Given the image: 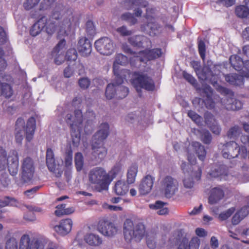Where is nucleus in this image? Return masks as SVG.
Segmentation results:
<instances>
[{"label": "nucleus", "mask_w": 249, "mask_h": 249, "mask_svg": "<svg viewBox=\"0 0 249 249\" xmlns=\"http://www.w3.org/2000/svg\"><path fill=\"white\" fill-rule=\"evenodd\" d=\"M98 231L105 236L113 237L118 231L117 228L111 222L107 220H100L98 226Z\"/></svg>", "instance_id": "2eb2a0df"}, {"label": "nucleus", "mask_w": 249, "mask_h": 249, "mask_svg": "<svg viewBox=\"0 0 249 249\" xmlns=\"http://www.w3.org/2000/svg\"><path fill=\"white\" fill-rule=\"evenodd\" d=\"M37 18L38 20L33 24L30 30V35L33 36H36L39 34L45 27L44 14H39Z\"/></svg>", "instance_id": "5701e85b"}, {"label": "nucleus", "mask_w": 249, "mask_h": 249, "mask_svg": "<svg viewBox=\"0 0 249 249\" xmlns=\"http://www.w3.org/2000/svg\"><path fill=\"white\" fill-rule=\"evenodd\" d=\"M193 145L195 147L196 152L198 159L201 161H204L206 155V150L204 146L198 142H194Z\"/></svg>", "instance_id": "ea45409f"}, {"label": "nucleus", "mask_w": 249, "mask_h": 249, "mask_svg": "<svg viewBox=\"0 0 249 249\" xmlns=\"http://www.w3.org/2000/svg\"><path fill=\"white\" fill-rule=\"evenodd\" d=\"M5 249H18V243L13 237L9 238L6 242Z\"/></svg>", "instance_id": "603ef678"}, {"label": "nucleus", "mask_w": 249, "mask_h": 249, "mask_svg": "<svg viewBox=\"0 0 249 249\" xmlns=\"http://www.w3.org/2000/svg\"><path fill=\"white\" fill-rule=\"evenodd\" d=\"M97 51L101 54L109 55L113 52V41L107 37H104L96 40L94 43Z\"/></svg>", "instance_id": "4468645a"}, {"label": "nucleus", "mask_w": 249, "mask_h": 249, "mask_svg": "<svg viewBox=\"0 0 249 249\" xmlns=\"http://www.w3.org/2000/svg\"><path fill=\"white\" fill-rule=\"evenodd\" d=\"M138 172V167L136 165H132L128 169L127 174V181L128 184H132L135 181Z\"/></svg>", "instance_id": "a19ab883"}, {"label": "nucleus", "mask_w": 249, "mask_h": 249, "mask_svg": "<svg viewBox=\"0 0 249 249\" xmlns=\"http://www.w3.org/2000/svg\"><path fill=\"white\" fill-rule=\"evenodd\" d=\"M125 3L129 5L127 9H131L135 6L141 7H146L148 5V2L145 0H128L125 2Z\"/></svg>", "instance_id": "79ce46f5"}, {"label": "nucleus", "mask_w": 249, "mask_h": 249, "mask_svg": "<svg viewBox=\"0 0 249 249\" xmlns=\"http://www.w3.org/2000/svg\"><path fill=\"white\" fill-rule=\"evenodd\" d=\"M21 178L24 182L31 181L35 173V164L33 160L29 157L23 159L21 162Z\"/></svg>", "instance_id": "f8f14e48"}, {"label": "nucleus", "mask_w": 249, "mask_h": 249, "mask_svg": "<svg viewBox=\"0 0 249 249\" xmlns=\"http://www.w3.org/2000/svg\"><path fill=\"white\" fill-rule=\"evenodd\" d=\"M237 213L244 219L249 213V206L247 205L243 206L237 211Z\"/></svg>", "instance_id": "774afa93"}, {"label": "nucleus", "mask_w": 249, "mask_h": 249, "mask_svg": "<svg viewBox=\"0 0 249 249\" xmlns=\"http://www.w3.org/2000/svg\"><path fill=\"white\" fill-rule=\"evenodd\" d=\"M89 181L94 184H98L102 190L107 189L111 181L109 175L102 167H96L91 169L89 173Z\"/></svg>", "instance_id": "1a4fd4ad"}, {"label": "nucleus", "mask_w": 249, "mask_h": 249, "mask_svg": "<svg viewBox=\"0 0 249 249\" xmlns=\"http://www.w3.org/2000/svg\"><path fill=\"white\" fill-rule=\"evenodd\" d=\"M129 62L131 67L136 68H140L142 63L145 64L143 57L142 54L139 53V52L130 58Z\"/></svg>", "instance_id": "473e14b6"}, {"label": "nucleus", "mask_w": 249, "mask_h": 249, "mask_svg": "<svg viewBox=\"0 0 249 249\" xmlns=\"http://www.w3.org/2000/svg\"><path fill=\"white\" fill-rule=\"evenodd\" d=\"M36 128V119L34 117H31L28 119L25 127L26 140L27 142H30L33 139Z\"/></svg>", "instance_id": "393cba45"}, {"label": "nucleus", "mask_w": 249, "mask_h": 249, "mask_svg": "<svg viewBox=\"0 0 249 249\" xmlns=\"http://www.w3.org/2000/svg\"><path fill=\"white\" fill-rule=\"evenodd\" d=\"M85 242L91 246H99L102 243V238L93 233L87 234L84 237Z\"/></svg>", "instance_id": "7c9ffc66"}, {"label": "nucleus", "mask_w": 249, "mask_h": 249, "mask_svg": "<svg viewBox=\"0 0 249 249\" xmlns=\"http://www.w3.org/2000/svg\"><path fill=\"white\" fill-rule=\"evenodd\" d=\"M128 57L122 54L118 53L116 55L113 64V72L116 78V83H123L124 81L128 80L131 76L132 72L129 70L120 69L119 65L125 66L129 63Z\"/></svg>", "instance_id": "0eeeda50"}, {"label": "nucleus", "mask_w": 249, "mask_h": 249, "mask_svg": "<svg viewBox=\"0 0 249 249\" xmlns=\"http://www.w3.org/2000/svg\"><path fill=\"white\" fill-rule=\"evenodd\" d=\"M229 175L226 166L221 165L217 166L214 170L208 173L209 178H219L220 180H227Z\"/></svg>", "instance_id": "b1692460"}, {"label": "nucleus", "mask_w": 249, "mask_h": 249, "mask_svg": "<svg viewBox=\"0 0 249 249\" xmlns=\"http://www.w3.org/2000/svg\"><path fill=\"white\" fill-rule=\"evenodd\" d=\"M109 126L107 123L101 124L99 129L92 138L90 160L95 164L100 163L107 154V149L104 146V141L109 134Z\"/></svg>", "instance_id": "f03ea898"}, {"label": "nucleus", "mask_w": 249, "mask_h": 249, "mask_svg": "<svg viewBox=\"0 0 249 249\" xmlns=\"http://www.w3.org/2000/svg\"><path fill=\"white\" fill-rule=\"evenodd\" d=\"M160 28V25L155 21H149L141 25V31L151 36L158 34Z\"/></svg>", "instance_id": "a211bd4d"}, {"label": "nucleus", "mask_w": 249, "mask_h": 249, "mask_svg": "<svg viewBox=\"0 0 249 249\" xmlns=\"http://www.w3.org/2000/svg\"><path fill=\"white\" fill-rule=\"evenodd\" d=\"M200 243V239L197 237H193L187 244V249H198Z\"/></svg>", "instance_id": "5fc2aeb1"}, {"label": "nucleus", "mask_w": 249, "mask_h": 249, "mask_svg": "<svg viewBox=\"0 0 249 249\" xmlns=\"http://www.w3.org/2000/svg\"><path fill=\"white\" fill-rule=\"evenodd\" d=\"M121 166L119 164H116L113 166L111 170L107 174L109 175L110 178L112 179L121 172Z\"/></svg>", "instance_id": "052dcab7"}, {"label": "nucleus", "mask_w": 249, "mask_h": 249, "mask_svg": "<svg viewBox=\"0 0 249 249\" xmlns=\"http://www.w3.org/2000/svg\"><path fill=\"white\" fill-rule=\"evenodd\" d=\"M6 165L8 166L9 173L14 176L17 174L18 171V154L15 149L9 151Z\"/></svg>", "instance_id": "dca6fc26"}, {"label": "nucleus", "mask_w": 249, "mask_h": 249, "mask_svg": "<svg viewBox=\"0 0 249 249\" xmlns=\"http://www.w3.org/2000/svg\"><path fill=\"white\" fill-rule=\"evenodd\" d=\"M66 204H61L56 207V210L54 211V214L57 216L60 217L63 215H68L74 212L73 207L66 208Z\"/></svg>", "instance_id": "2f4dec72"}, {"label": "nucleus", "mask_w": 249, "mask_h": 249, "mask_svg": "<svg viewBox=\"0 0 249 249\" xmlns=\"http://www.w3.org/2000/svg\"><path fill=\"white\" fill-rule=\"evenodd\" d=\"M72 161V151L70 148L65 153L64 163L66 167H68L71 165Z\"/></svg>", "instance_id": "6e6d98bb"}, {"label": "nucleus", "mask_w": 249, "mask_h": 249, "mask_svg": "<svg viewBox=\"0 0 249 249\" xmlns=\"http://www.w3.org/2000/svg\"><path fill=\"white\" fill-rule=\"evenodd\" d=\"M191 66L194 69L198 78L201 79H206L207 76L202 70L201 69L200 63L197 61H192L191 62Z\"/></svg>", "instance_id": "58836bf2"}, {"label": "nucleus", "mask_w": 249, "mask_h": 249, "mask_svg": "<svg viewBox=\"0 0 249 249\" xmlns=\"http://www.w3.org/2000/svg\"><path fill=\"white\" fill-rule=\"evenodd\" d=\"M243 74L232 73L225 76L226 81L231 85L235 86H241L244 84Z\"/></svg>", "instance_id": "bb28decb"}, {"label": "nucleus", "mask_w": 249, "mask_h": 249, "mask_svg": "<svg viewBox=\"0 0 249 249\" xmlns=\"http://www.w3.org/2000/svg\"><path fill=\"white\" fill-rule=\"evenodd\" d=\"M198 51L201 58L205 61L206 57V45L204 41L201 39L198 41Z\"/></svg>", "instance_id": "09e8293b"}, {"label": "nucleus", "mask_w": 249, "mask_h": 249, "mask_svg": "<svg viewBox=\"0 0 249 249\" xmlns=\"http://www.w3.org/2000/svg\"><path fill=\"white\" fill-rule=\"evenodd\" d=\"M77 49L81 56H88L91 52V44L87 38L82 37L78 40Z\"/></svg>", "instance_id": "4be33fe9"}, {"label": "nucleus", "mask_w": 249, "mask_h": 249, "mask_svg": "<svg viewBox=\"0 0 249 249\" xmlns=\"http://www.w3.org/2000/svg\"><path fill=\"white\" fill-rule=\"evenodd\" d=\"M56 0H43L41 2L38 9V14H42L41 12L50 10L54 5H55L54 9L56 5L59 4V3H55ZM45 15V13H43Z\"/></svg>", "instance_id": "e433bc0d"}, {"label": "nucleus", "mask_w": 249, "mask_h": 249, "mask_svg": "<svg viewBox=\"0 0 249 249\" xmlns=\"http://www.w3.org/2000/svg\"><path fill=\"white\" fill-rule=\"evenodd\" d=\"M178 181L172 177L167 176L161 181L160 189L164 196L170 198L178 191Z\"/></svg>", "instance_id": "9b49d317"}, {"label": "nucleus", "mask_w": 249, "mask_h": 249, "mask_svg": "<svg viewBox=\"0 0 249 249\" xmlns=\"http://www.w3.org/2000/svg\"><path fill=\"white\" fill-rule=\"evenodd\" d=\"M86 25L87 33L90 35H93L95 33V28L93 22L88 20Z\"/></svg>", "instance_id": "69168bd1"}, {"label": "nucleus", "mask_w": 249, "mask_h": 249, "mask_svg": "<svg viewBox=\"0 0 249 249\" xmlns=\"http://www.w3.org/2000/svg\"><path fill=\"white\" fill-rule=\"evenodd\" d=\"M236 16L240 18H246L249 16V5H239L235 8Z\"/></svg>", "instance_id": "4c0bfd02"}, {"label": "nucleus", "mask_w": 249, "mask_h": 249, "mask_svg": "<svg viewBox=\"0 0 249 249\" xmlns=\"http://www.w3.org/2000/svg\"><path fill=\"white\" fill-rule=\"evenodd\" d=\"M188 160L190 164H187L186 162L182 161L181 168L184 174L189 173V175L196 181L200 180L202 175V169L198 166L195 165L196 159L194 155L188 154Z\"/></svg>", "instance_id": "9d476101"}, {"label": "nucleus", "mask_w": 249, "mask_h": 249, "mask_svg": "<svg viewBox=\"0 0 249 249\" xmlns=\"http://www.w3.org/2000/svg\"><path fill=\"white\" fill-rule=\"evenodd\" d=\"M218 149L225 159H231L238 156L245 159L248 156L247 149L245 146H239L234 141H230L218 145Z\"/></svg>", "instance_id": "423d86ee"}, {"label": "nucleus", "mask_w": 249, "mask_h": 249, "mask_svg": "<svg viewBox=\"0 0 249 249\" xmlns=\"http://www.w3.org/2000/svg\"><path fill=\"white\" fill-rule=\"evenodd\" d=\"M77 53L75 49H69L66 54V58L68 61H75L77 58Z\"/></svg>", "instance_id": "864d4df0"}, {"label": "nucleus", "mask_w": 249, "mask_h": 249, "mask_svg": "<svg viewBox=\"0 0 249 249\" xmlns=\"http://www.w3.org/2000/svg\"><path fill=\"white\" fill-rule=\"evenodd\" d=\"M74 116L68 114L66 120L67 124L70 125L71 134L73 144L77 146L80 141L82 129L83 115L81 110L77 109L74 112Z\"/></svg>", "instance_id": "39448f33"}, {"label": "nucleus", "mask_w": 249, "mask_h": 249, "mask_svg": "<svg viewBox=\"0 0 249 249\" xmlns=\"http://www.w3.org/2000/svg\"><path fill=\"white\" fill-rule=\"evenodd\" d=\"M187 115L188 117L196 124L200 123L202 122V117L193 110H189Z\"/></svg>", "instance_id": "4d7b16f0"}, {"label": "nucleus", "mask_w": 249, "mask_h": 249, "mask_svg": "<svg viewBox=\"0 0 249 249\" xmlns=\"http://www.w3.org/2000/svg\"><path fill=\"white\" fill-rule=\"evenodd\" d=\"M149 41V39L142 35H136L128 38V42L133 46L139 48L143 47L144 42Z\"/></svg>", "instance_id": "c756f323"}, {"label": "nucleus", "mask_w": 249, "mask_h": 249, "mask_svg": "<svg viewBox=\"0 0 249 249\" xmlns=\"http://www.w3.org/2000/svg\"><path fill=\"white\" fill-rule=\"evenodd\" d=\"M154 179V178L149 175L143 178L139 186V191L141 195H147L151 191Z\"/></svg>", "instance_id": "412c9836"}, {"label": "nucleus", "mask_w": 249, "mask_h": 249, "mask_svg": "<svg viewBox=\"0 0 249 249\" xmlns=\"http://www.w3.org/2000/svg\"><path fill=\"white\" fill-rule=\"evenodd\" d=\"M184 78L192 85L194 87H196L197 85L196 80L191 74L184 71L182 73Z\"/></svg>", "instance_id": "bf43d9fd"}, {"label": "nucleus", "mask_w": 249, "mask_h": 249, "mask_svg": "<svg viewBox=\"0 0 249 249\" xmlns=\"http://www.w3.org/2000/svg\"><path fill=\"white\" fill-rule=\"evenodd\" d=\"M124 233L126 240L140 242L145 235V226L140 220L133 221L130 219H126L124 224Z\"/></svg>", "instance_id": "20e7f679"}, {"label": "nucleus", "mask_w": 249, "mask_h": 249, "mask_svg": "<svg viewBox=\"0 0 249 249\" xmlns=\"http://www.w3.org/2000/svg\"><path fill=\"white\" fill-rule=\"evenodd\" d=\"M235 208L233 207L230 208L227 210L219 214L218 218L220 220L223 221L229 218L235 211Z\"/></svg>", "instance_id": "8fccbe9b"}, {"label": "nucleus", "mask_w": 249, "mask_h": 249, "mask_svg": "<svg viewBox=\"0 0 249 249\" xmlns=\"http://www.w3.org/2000/svg\"><path fill=\"white\" fill-rule=\"evenodd\" d=\"M128 183L124 181L119 180L116 182L113 188V191L118 196H124L127 194L129 190Z\"/></svg>", "instance_id": "c85d7f7f"}, {"label": "nucleus", "mask_w": 249, "mask_h": 249, "mask_svg": "<svg viewBox=\"0 0 249 249\" xmlns=\"http://www.w3.org/2000/svg\"><path fill=\"white\" fill-rule=\"evenodd\" d=\"M7 158L6 150L2 147L0 146V171L5 169Z\"/></svg>", "instance_id": "c03bdc74"}, {"label": "nucleus", "mask_w": 249, "mask_h": 249, "mask_svg": "<svg viewBox=\"0 0 249 249\" xmlns=\"http://www.w3.org/2000/svg\"><path fill=\"white\" fill-rule=\"evenodd\" d=\"M46 162L49 170L53 172L56 177L59 178L61 176L63 171L61 169L56 168L54 153L53 150L50 148H47L46 150Z\"/></svg>", "instance_id": "f3484780"}, {"label": "nucleus", "mask_w": 249, "mask_h": 249, "mask_svg": "<svg viewBox=\"0 0 249 249\" xmlns=\"http://www.w3.org/2000/svg\"><path fill=\"white\" fill-rule=\"evenodd\" d=\"M115 83L116 85L115 98L117 99H122L125 98L129 93L128 88L121 85L122 83H117L116 77L115 78Z\"/></svg>", "instance_id": "72a5a7b5"}, {"label": "nucleus", "mask_w": 249, "mask_h": 249, "mask_svg": "<svg viewBox=\"0 0 249 249\" xmlns=\"http://www.w3.org/2000/svg\"><path fill=\"white\" fill-rule=\"evenodd\" d=\"M230 61L232 67L237 71L242 74L244 70V61L243 59L238 55H231L230 58Z\"/></svg>", "instance_id": "cd10ccee"}, {"label": "nucleus", "mask_w": 249, "mask_h": 249, "mask_svg": "<svg viewBox=\"0 0 249 249\" xmlns=\"http://www.w3.org/2000/svg\"><path fill=\"white\" fill-rule=\"evenodd\" d=\"M40 0H25L23 3L24 8L29 10L38 4Z\"/></svg>", "instance_id": "680f3d73"}, {"label": "nucleus", "mask_w": 249, "mask_h": 249, "mask_svg": "<svg viewBox=\"0 0 249 249\" xmlns=\"http://www.w3.org/2000/svg\"><path fill=\"white\" fill-rule=\"evenodd\" d=\"M75 166L77 171H80L84 165V158L81 152H77L74 156Z\"/></svg>", "instance_id": "a18cd8bd"}, {"label": "nucleus", "mask_w": 249, "mask_h": 249, "mask_svg": "<svg viewBox=\"0 0 249 249\" xmlns=\"http://www.w3.org/2000/svg\"><path fill=\"white\" fill-rule=\"evenodd\" d=\"M79 18L71 8L65 7L62 4L56 5L49 18L44 15L45 31L49 35H52L58 30L59 35L66 36L71 31L72 25L79 23Z\"/></svg>", "instance_id": "f257e3e1"}, {"label": "nucleus", "mask_w": 249, "mask_h": 249, "mask_svg": "<svg viewBox=\"0 0 249 249\" xmlns=\"http://www.w3.org/2000/svg\"><path fill=\"white\" fill-rule=\"evenodd\" d=\"M241 132V128L238 125H235L229 130L227 135L229 138H235L240 135Z\"/></svg>", "instance_id": "de8ad7c7"}, {"label": "nucleus", "mask_w": 249, "mask_h": 249, "mask_svg": "<svg viewBox=\"0 0 249 249\" xmlns=\"http://www.w3.org/2000/svg\"><path fill=\"white\" fill-rule=\"evenodd\" d=\"M139 53L142 54L145 61V65H146L148 61L160 57L162 54V51L160 48L145 49L140 51Z\"/></svg>", "instance_id": "6ab92c4d"}, {"label": "nucleus", "mask_w": 249, "mask_h": 249, "mask_svg": "<svg viewBox=\"0 0 249 249\" xmlns=\"http://www.w3.org/2000/svg\"><path fill=\"white\" fill-rule=\"evenodd\" d=\"M226 95L224 98L220 99L219 103L223 108L228 110H238L242 108L243 103L240 101L234 98V94L230 89L223 88L222 90ZM213 96L207 97L204 100L205 104L207 108L211 109L215 107L216 103L213 101Z\"/></svg>", "instance_id": "7ed1b4c3"}, {"label": "nucleus", "mask_w": 249, "mask_h": 249, "mask_svg": "<svg viewBox=\"0 0 249 249\" xmlns=\"http://www.w3.org/2000/svg\"><path fill=\"white\" fill-rule=\"evenodd\" d=\"M66 45V40L64 39H61L56 46L53 48L52 51V54L54 55V53H57L59 52L60 50L62 49Z\"/></svg>", "instance_id": "e2e57ef3"}, {"label": "nucleus", "mask_w": 249, "mask_h": 249, "mask_svg": "<svg viewBox=\"0 0 249 249\" xmlns=\"http://www.w3.org/2000/svg\"><path fill=\"white\" fill-rule=\"evenodd\" d=\"M224 196V193L222 189L219 187H215L211 191L209 197V203L211 204L217 203Z\"/></svg>", "instance_id": "a878e982"}, {"label": "nucleus", "mask_w": 249, "mask_h": 249, "mask_svg": "<svg viewBox=\"0 0 249 249\" xmlns=\"http://www.w3.org/2000/svg\"><path fill=\"white\" fill-rule=\"evenodd\" d=\"M165 203L161 201H156L153 204L149 205V208L151 209L157 210V213L159 215H165L168 214V209L164 207Z\"/></svg>", "instance_id": "f704fd0d"}, {"label": "nucleus", "mask_w": 249, "mask_h": 249, "mask_svg": "<svg viewBox=\"0 0 249 249\" xmlns=\"http://www.w3.org/2000/svg\"><path fill=\"white\" fill-rule=\"evenodd\" d=\"M201 140L205 144H209L212 141V137L210 132L207 130H204L201 133Z\"/></svg>", "instance_id": "3c124183"}, {"label": "nucleus", "mask_w": 249, "mask_h": 249, "mask_svg": "<svg viewBox=\"0 0 249 249\" xmlns=\"http://www.w3.org/2000/svg\"><path fill=\"white\" fill-rule=\"evenodd\" d=\"M19 249H42L41 241L37 238L31 239L29 235L24 234L20 239ZM46 249H56L48 247Z\"/></svg>", "instance_id": "ddd939ff"}, {"label": "nucleus", "mask_w": 249, "mask_h": 249, "mask_svg": "<svg viewBox=\"0 0 249 249\" xmlns=\"http://www.w3.org/2000/svg\"><path fill=\"white\" fill-rule=\"evenodd\" d=\"M78 85L82 89H86L90 85V80L88 77L81 78L78 80Z\"/></svg>", "instance_id": "13d9d810"}, {"label": "nucleus", "mask_w": 249, "mask_h": 249, "mask_svg": "<svg viewBox=\"0 0 249 249\" xmlns=\"http://www.w3.org/2000/svg\"><path fill=\"white\" fill-rule=\"evenodd\" d=\"M116 31L123 36H130L132 34L131 31L128 30L125 26H122L116 29Z\"/></svg>", "instance_id": "0e129e2a"}, {"label": "nucleus", "mask_w": 249, "mask_h": 249, "mask_svg": "<svg viewBox=\"0 0 249 249\" xmlns=\"http://www.w3.org/2000/svg\"><path fill=\"white\" fill-rule=\"evenodd\" d=\"M17 201L14 198L6 196L3 199H0V208L7 206H17Z\"/></svg>", "instance_id": "49530a36"}, {"label": "nucleus", "mask_w": 249, "mask_h": 249, "mask_svg": "<svg viewBox=\"0 0 249 249\" xmlns=\"http://www.w3.org/2000/svg\"><path fill=\"white\" fill-rule=\"evenodd\" d=\"M204 117L205 123L207 124H211L213 121H214V122L215 121L214 116L211 112H209L208 111L205 112L204 114Z\"/></svg>", "instance_id": "338daca9"}, {"label": "nucleus", "mask_w": 249, "mask_h": 249, "mask_svg": "<svg viewBox=\"0 0 249 249\" xmlns=\"http://www.w3.org/2000/svg\"><path fill=\"white\" fill-rule=\"evenodd\" d=\"M116 88V85L115 82L108 84L105 91V95L107 99L110 100L115 97Z\"/></svg>", "instance_id": "37998d69"}, {"label": "nucleus", "mask_w": 249, "mask_h": 249, "mask_svg": "<svg viewBox=\"0 0 249 249\" xmlns=\"http://www.w3.org/2000/svg\"><path fill=\"white\" fill-rule=\"evenodd\" d=\"M72 224L71 219H63L60 221L59 225L53 227V229L58 234L66 235L71 231Z\"/></svg>", "instance_id": "aec40b11"}, {"label": "nucleus", "mask_w": 249, "mask_h": 249, "mask_svg": "<svg viewBox=\"0 0 249 249\" xmlns=\"http://www.w3.org/2000/svg\"><path fill=\"white\" fill-rule=\"evenodd\" d=\"M132 74L134 76V77L131 79V83L140 97L142 96V89L147 91L154 90L155 88V83L152 78L147 74L135 71Z\"/></svg>", "instance_id": "6e6552de"}, {"label": "nucleus", "mask_w": 249, "mask_h": 249, "mask_svg": "<svg viewBox=\"0 0 249 249\" xmlns=\"http://www.w3.org/2000/svg\"><path fill=\"white\" fill-rule=\"evenodd\" d=\"M13 94V89L9 84L6 83H1L0 81V96L9 98L12 96Z\"/></svg>", "instance_id": "c9c22d12"}]
</instances>
